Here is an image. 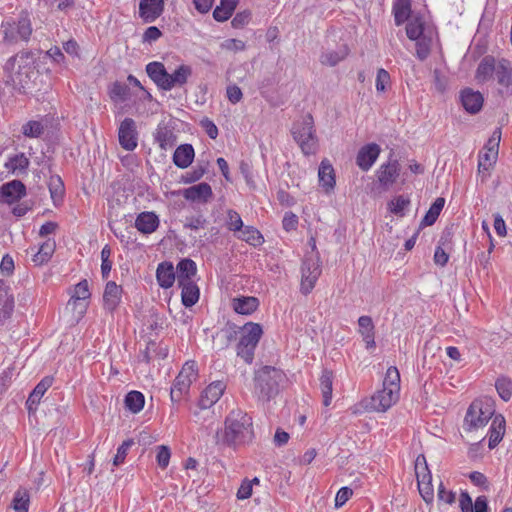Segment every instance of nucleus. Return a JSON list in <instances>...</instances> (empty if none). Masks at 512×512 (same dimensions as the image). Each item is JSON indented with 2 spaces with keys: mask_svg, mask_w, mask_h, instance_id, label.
I'll return each mask as SVG.
<instances>
[{
  "mask_svg": "<svg viewBox=\"0 0 512 512\" xmlns=\"http://www.w3.org/2000/svg\"><path fill=\"white\" fill-rule=\"evenodd\" d=\"M319 182L323 187L333 189L335 186V175L332 165L327 160H323L318 171Z\"/></svg>",
  "mask_w": 512,
  "mask_h": 512,
  "instance_id": "37",
  "label": "nucleus"
},
{
  "mask_svg": "<svg viewBox=\"0 0 512 512\" xmlns=\"http://www.w3.org/2000/svg\"><path fill=\"white\" fill-rule=\"evenodd\" d=\"M237 237L251 245H259L262 243V235L253 226H243L242 230L237 232Z\"/></svg>",
  "mask_w": 512,
  "mask_h": 512,
  "instance_id": "44",
  "label": "nucleus"
},
{
  "mask_svg": "<svg viewBox=\"0 0 512 512\" xmlns=\"http://www.w3.org/2000/svg\"><path fill=\"white\" fill-rule=\"evenodd\" d=\"M212 188L208 183L202 182L183 191V197L192 202L206 203L212 198Z\"/></svg>",
  "mask_w": 512,
  "mask_h": 512,
  "instance_id": "19",
  "label": "nucleus"
},
{
  "mask_svg": "<svg viewBox=\"0 0 512 512\" xmlns=\"http://www.w3.org/2000/svg\"><path fill=\"white\" fill-rule=\"evenodd\" d=\"M192 382L189 379L177 375L170 391V397L173 402H178L188 393Z\"/></svg>",
  "mask_w": 512,
  "mask_h": 512,
  "instance_id": "40",
  "label": "nucleus"
},
{
  "mask_svg": "<svg viewBox=\"0 0 512 512\" xmlns=\"http://www.w3.org/2000/svg\"><path fill=\"white\" fill-rule=\"evenodd\" d=\"M445 204V199L442 197L437 198L434 203L429 208L428 212L424 216V218L421 221V226H431L433 225L438 216L440 215V212L442 211Z\"/></svg>",
  "mask_w": 512,
  "mask_h": 512,
  "instance_id": "42",
  "label": "nucleus"
},
{
  "mask_svg": "<svg viewBox=\"0 0 512 512\" xmlns=\"http://www.w3.org/2000/svg\"><path fill=\"white\" fill-rule=\"evenodd\" d=\"M393 14L397 26L406 22L411 15V0H396L393 5Z\"/></svg>",
  "mask_w": 512,
  "mask_h": 512,
  "instance_id": "36",
  "label": "nucleus"
},
{
  "mask_svg": "<svg viewBox=\"0 0 512 512\" xmlns=\"http://www.w3.org/2000/svg\"><path fill=\"white\" fill-rule=\"evenodd\" d=\"M119 143L127 151H133L137 147L136 123L132 118H125L119 127Z\"/></svg>",
  "mask_w": 512,
  "mask_h": 512,
  "instance_id": "12",
  "label": "nucleus"
},
{
  "mask_svg": "<svg viewBox=\"0 0 512 512\" xmlns=\"http://www.w3.org/2000/svg\"><path fill=\"white\" fill-rule=\"evenodd\" d=\"M25 195V186L19 180L4 184L0 190V201L11 204Z\"/></svg>",
  "mask_w": 512,
  "mask_h": 512,
  "instance_id": "20",
  "label": "nucleus"
},
{
  "mask_svg": "<svg viewBox=\"0 0 512 512\" xmlns=\"http://www.w3.org/2000/svg\"><path fill=\"white\" fill-rule=\"evenodd\" d=\"M170 456H171L170 450L167 446L161 445L158 447L156 459H157L158 465L161 468H166L168 466Z\"/></svg>",
  "mask_w": 512,
  "mask_h": 512,
  "instance_id": "62",
  "label": "nucleus"
},
{
  "mask_svg": "<svg viewBox=\"0 0 512 512\" xmlns=\"http://www.w3.org/2000/svg\"><path fill=\"white\" fill-rule=\"evenodd\" d=\"M254 437L252 418L240 409L232 410L225 419L223 431H217V443L238 446L250 442Z\"/></svg>",
  "mask_w": 512,
  "mask_h": 512,
  "instance_id": "2",
  "label": "nucleus"
},
{
  "mask_svg": "<svg viewBox=\"0 0 512 512\" xmlns=\"http://www.w3.org/2000/svg\"><path fill=\"white\" fill-rule=\"evenodd\" d=\"M359 333L366 344L367 349L375 348L374 324L370 316H361L358 319Z\"/></svg>",
  "mask_w": 512,
  "mask_h": 512,
  "instance_id": "28",
  "label": "nucleus"
},
{
  "mask_svg": "<svg viewBox=\"0 0 512 512\" xmlns=\"http://www.w3.org/2000/svg\"><path fill=\"white\" fill-rule=\"evenodd\" d=\"M243 221L238 212L229 210L227 212V227L229 230L237 234L239 230H242Z\"/></svg>",
  "mask_w": 512,
  "mask_h": 512,
  "instance_id": "54",
  "label": "nucleus"
},
{
  "mask_svg": "<svg viewBox=\"0 0 512 512\" xmlns=\"http://www.w3.org/2000/svg\"><path fill=\"white\" fill-rule=\"evenodd\" d=\"M320 389L323 397L324 406H329L332 401L333 390V373L329 370H324L320 377Z\"/></svg>",
  "mask_w": 512,
  "mask_h": 512,
  "instance_id": "39",
  "label": "nucleus"
},
{
  "mask_svg": "<svg viewBox=\"0 0 512 512\" xmlns=\"http://www.w3.org/2000/svg\"><path fill=\"white\" fill-rule=\"evenodd\" d=\"M134 444L132 439L125 440L117 449V453L113 459V465L122 464L127 456L129 448Z\"/></svg>",
  "mask_w": 512,
  "mask_h": 512,
  "instance_id": "55",
  "label": "nucleus"
},
{
  "mask_svg": "<svg viewBox=\"0 0 512 512\" xmlns=\"http://www.w3.org/2000/svg\"><path fill=\"white\" fill-rule=\"evenodd\" d=\"M489 448H494L502 440L505 433V419L502 415H496L489 430Z\"/></svg>",
  "mask_w": 512,
  "mask_h": 512,
  "instance_id": "33",
  "label": "nucleus"
},
{
  "mask_svg": "<svg viewBox=\"0 0 512 512\" xmlns=\"http://www.w3.org/2000/svg\"><path fill=\"white\" fill-rule=\"evenodd\" d=\"M251 20V12L249 10H244L238 12L234 18L232 19V26L236 29H241L245 27Z\"/></svg>",
  "mask_w": 512,
  "mask_h": 512,
  "instance_id": "56",
  "label": "nucleus"
},
{
  "mask_svg": "<svg viewBox=\"0 0 512 512\" xmlns=\"http://www.w3.org/2000/svg\"><path fill=\"white\" fill-rule=\"evenodd\" d=\"M286 375L280 369L264 366L255 373L253 394L261 403H267L276 397Z\"/></svg>",
  "mask_w": 512,
  "mask_h": 512,
  "instance_id": "4",
  "label": "nucleus"
},
{
  "mask_svg": "<svg viewBox=\"0 0 512 512\" xmlns=\"http://www.w3.org/2000/svg\"><path fill=\"white\" fill-rule=\"evenodd\" d=\"M4 39L8 42L27 41L32 33L28 16L21 15L18 22H6L2 25Z\"/></svg>",
  "mask_w": 512,
  "mask_h": 512,
  "instance_id": "9",
  "label": "nucleus"
},
{
  "mask_svg": "<svg viewBox=\"0 0 512 512\" xmlns=\"http://www.w3.org/2000/svg\"><path fill=\"white\" fill-rule=\"evenodd\" d=\"M53 383V378L50 376L44 377L33 389V391L30 393L27 401H26V407L29 411V413L35 412L37 409L38 404L40 403L41 398L45 394V392L48 390V388L51 387Z\"/></svg>",
  "mask_w": 512,
  "mask_h": 512,
  "instance_id": "22",
  "label": "nucleus"
},
{
  "mask_svg": "<svg viewBox=\"0 0 512 512\" xmlns=\"http://www.w3.org/2000/svg\"><path fill=\"white\" fill-rule=\"evenodd\" d=\"M56 248V242L53 238H48L46 241H44L37 252L33 254L32 261L36 266H41L45 263H47Z\"/></svg>",
  "mask_w": 512,
  "mask_h": 512,
  "instance_id": "31",
  "label": "nucleus"
},
{
  "mask_svg": "<svg viewBox=\"0 0 512 512\" xmlns=\"http://www.w3.org/2000/svg\"><path fill=\"white\" fill-rule=\"evenodd\" d=\"M496 390L499 396L504 401H509L512 397V381L508 378L502 377L497 379L495 383Z\"/></svg>",
  "mask_w": 512,
  "mask_h": 512,
  "instance_id": "49",
  "label": "nucleus"
},
{
  "mask_svg": "<svg viewBox=\"0 0 512 512\" xmlns=\"http://www.w3.org/2000/svg\"><path fill=\"white\" fill-rule=\"evenodd\" d=\"M348 55V48L343 46L338 51H326L321 55L320 61L324 65L335 66Z\"/></svg>",
  "mask_w": 512,
  "mask_h": 512,
  "instance_id": "45",
  "label": "nucleus"
},
{
  "mask_svg": "<svg viewBox=\"0 0 512 512\" xmlns=\"http://www.w3.org/2000/svg\"><path fill=\"white\" fill-rule=\"evenodd\" d=\"M263 330L260 324L248 322L240 330L237 344V355L246 363H252L255 349L262 337Z\"/></svg>",
  "mask_w": 512,
  "mask_h": 512,
  "instance_id": "6",
  "label": "nucleus"
},
{
  "mask_svg": "<svg viewBox=\"0 0 512 512\" xmlns=\"http://www.w3.org/2000/svg\"><path fill=\"white\" fill-rule=\"evenodd\" d=\"M33 57L29 52H20L11 57L4 66L5 83L21 91L25 90L34 71Z\"/></svg>",
  "mask_w": 512,
  "mask_h": 512,
  "instance_id": "3",
  "label": "nucleus"
},
{
  "mask_svg": "<svg viewBox=\"0 0 512 512\" xmlns=\"http://www.w3.org/2000/svg\"><path fill=\"white\" fill-rule=\"evenodd\" d=\"M181 377H184L186 379H189L191 382H193L197 377V365L194 361H187L181 371L179 372Z\"/></svg>",
  "mask_w": 512,
  "mask_h": 512,
  "instance_id": "59",
  "label": "nucleus"
},
{
  "mask_svg": "<svg viewBox=\"0 0 512 512\" xmlns=\"http://www.w3.org/2000/svg\"><path fill=\"white\" fill-rule=\"evenodd\" d=\"M483 101V96L478 91L466 88L461 92L462 105L464 109L471 114H476L481 110Z\"/></svg>",
  "mask_w": 512,
  "mask_h": 512,
  "instance_id": "23",
  "label": "nucleus"
},
{
  "mask_svg": "<svg viewBox=\"0 0 512 512\" xmlns=\"http://www.w3.org/2000/svg\"><path fill=\"white\" fill-rule=\"evenodd\" d=\"M399 399V394L393 390L383 387L374 393L369 399L365 400V408L375 412H386Z\"/></svg>",
  "mask_w": 512,
  "mask_h": 512,
  "instance_id": "10",
  "label": "nucleus"
},
{
  "mask_svg": "<svg viewBox=\"0 0 512 512\" xmlns=\"http://www.w3.org/2000/svg\"><path fill=\"white\" fill-rule=\"evenodd\" d=\"M321 263L317 255L306 256L301 267V292L309 294L321 275Z\"/></svg>",
  "mask_w": 512,
  "mask_h": 512,
  "instance_id": "8",
  "label": "nucleus"
},
{
  "mask_svg": "<svg viewBox=\"0 0 512 512\" xmlns=\"http://www.w3.org/2000/svg\"><path fill=\"white\" fill-rule=\"evenodd\" d=\"M417 482H418L419 493L421 494L423 500L426 503L432 502L434 494H433V487H432L431 481H429L427 479H420V480H417Z\"/></svg>",
  "mask_w": 512,
  "mask_h": 512,
  "instance_id": "53",
  "label": "nucleus"
},
{
  "mask_svg": "<svg viewBox=\"0 0 512 512\" xmlns=\"http://www.w3.org/2000/svg\"><path fill=\"white\" fill-rule=\"evenodd\" d=\"M144 395L139 391H130L125 397V406L132 413L140 412L144 407Z\"/></svg>",
  "mask_w": 512,
  "mask_h": 512,
  "instance_id": "43",
  "label": "nucleus"
},
{
  "mask_svg": "<svg viewBox=\"0 0 512 512\" xmlns=\"http://www.w3.org/2000/svg\"><path fill=\"white\" fill-rule=\"evenodd\" d=\"M158 226V216L153 212H142L135 220V227L143 234H151Z\"/></svg>",
  "mask_w": 512,
  "mask_h": 512,
  "instance_id": "26",
  "label": "nucleus"
},
{
  "mask_svg": "<svg viewBox=\"0 0 512 512\" xmlns=\"http://www.w3.org/2000/svg\"><path fill=\"white\" fill-rule=\"evenodd\" d=\"M192 75V68L189 65L182 64L177 67L173 73H168L165 91H170L174 87H182L188 82Z\"/></svg>",
  "mask_w": 512,
  "mask_h": 512,
  "instance_id": "25",
  "label": "nucleus"
},
{
  "mask_svg": "<svg viewBox=\"0 0 512 512\" xmlns=\"http://www.w3.org/2000/svg\"><path fill=\"white\" fill-rule=\"evenodd\" d=\"M233 12L232 9H228L220 4L213 11V18L218 22H224L232 16Z\"/></svg>",
  "mask_w": 512,
  "mask_h": 512,
  "instance_id": "64",
  "label": "nucleus"
},
{
  "mask_svg": "<svg viewBox=\"0 0 512 512\" xmlns=\"http://www.w3.org/2000/svg\"><path fill=\"white\" fill-rule=\"evenodd\" d=\"M156 140L163 150L171 149L177 142V137L172 129L168 127H159L156 133Z\"/></svg>",
  "mask_w": 512,
  "mask_h": 512,
  "instance_id": "41",
  "label": "nucleus"
},
{
  "mask_svg": "<svg viewBox=\"0 0 512 512\" xmlns=\"http://www.w3.org/2000/svg\"><path fill=\"white\" fill-rule=\"evenodd\" d=\"M226 389V385L222 381L212 382L210 385L206 387V389L202 392L199 407L201 409H208L212 407L223 395Z\"/></svg>",
  "mask_w": 512,
  "mask_h": 512,
  "instance_id": "16",
  "label": "nucleus"
},
{
  "mask_svg": "<svg viewBox=\"0 0 512 512\" xmlns=\"http://www.w3.org/2000/svg\"><path fill=\"white\" fill-rule=\"evenodd\" d=\"M259 300L253 296H241L232 300L234 311L241 315H250L257 310Z\"/></svg>",
  "mask_w": 512,
  "mask_h": 512,
  "instance_id": "27",
  "label": "nucleus"
},
{
  "mask_svg": "<svg viewBox=\"0 0 512 512\" xmlns=\"http://www.w3.org/2000/svg\"><path fill=\"white\" fill-rule=\"evenodd\" d=\"M424 30V21L419 16H414L406 26V34L410 40H419Z\"/></svg>",
  "mask_w": 512,
  "mask_h": 512,
  "instance_id": "47",
  "label": "nucleus"
},
{
  "mask_svg": "<svg viewBox=\"0 0 512 512\" xmlns=\"http://www.w3.org/2000/svg\"><path fill=\"white\" fill-rule=\"evenodd\" d=\"M416 41H417V43H416L417 56L420 60H424L427 58V56L429 55V52H430V40L425 37H421V38H419V40H416Z\"/></svg>",
  "mask_w": 512,
  "mask_h": 512,
  "instance_id": "60",
  "label": "nucleus"
},
{
  "mask_svg": "<svg viewBox=\"0 0 512 512\" xmlns=\"http://www.w3.org/2000/svg\"><path fill=\"white\" fill-rule=\"evenodd\" d=\"M381 148L376 143H369L360 148L356 156V164L363 171H368L376 162Z\"/></svg>",
  "mask_w": 512,
  "mask_h": 512,
  "instance_id": "14",
  "label": "nucleus"
},
{
  "mask_svg": "<svg viewBox=\"0 0 512 512\" xmlns=\"http://www.w3.org/2000/svg\"><path fill=\"white\" fill-rule=\"evenodd\" d=\"M206 223L207 220L202 215L192 216L186 218L184 227L192 230H198L204 228Z\"/></svg>",
  "mask_w": 512,
  "mask_h": 512,
  "instance_id": "61",
  "label": "nucleus"
},
{
  "mask_svg": "<svg viewBox=\"0 0 512 512\" xmlns=\"http://www.w3.org/2000/svg\"><path fill=\"white\" fill-rule=\"evenodd\" d=\"M44 131V127L39 121H29L22 126V133L26 137H39Z\"/></svg>",
  "mask_w": 512,
  "mask_h": 512,
  "instance_id": "52",
  "label": "nucleus"
},
{
  "mask_svg": "<svg viewBox=\"0 0 512 512\" xmlns=\"http://www.w3.org/2000/svg\"><path fill=\"white\" fill-rule=\"evenodd\" d=\"M29 164L28 159L25 157L23 153L19 155H15L11 157L8 162H6L5 166L9 172H15L17 170H23L27 168Z\"/></svg>",
  "mask_w": 512,
  "mask_h": 512,
  "instance_id": "51",
  "label": "nucleus"
},
{
  "mask_svg": "<svg viewBox=\"0 0 512 512\" xmlns=\"http://www.w3.org/2000/svg\"><path fill=\"white\" fill-rule=\"evenodd\" d=\"M415 474L417 480L427 479L429 481H432V476L428 469L426 458L422 454L418 455L415 460Z\"/></svg>",
  "mask_w": 512,
  "mask_h": 512,
  "instance_id": "48",
  "label": "nucleus"
},
{
  "mask_svg": "<svg viewBox=\"0 0 512 512\" xmlns=\"http://www.w3.org/2000/svg\"><path fill=\"white\" fill-rule=\"evenodd\" d=\"M14 310V297L10 288L0 280V325L8 320Z\"/></svg>",
  "mask_w": 512,
  "mask_h": 512,
  "instance_id": "17",
  "label": "nucleus"
},
{
  "mask_svg": "<svg viewBox=\"0 0 512 512\" xmlns=\"http://www.w3.org/2000/svg\"><path fill=\"white\" fill-rule=\"evenodd\" d=\"M156 278L158 281V284L162 288H170L173 283L175 282V279L177 278L176 272L174 271V267L172 263L169 262H162L158 265L156 270Z\"/></svg>",
  "mask_w": 512,
  "mask_h": 512,
  "instance_id": "29",
  "label": "nucleus"
},
{
  "mask_svg": "<svg viewBox=\"0 0 512 512\" xmlns=\"http://www.w3.org/2000/svg\"><path fill=\"white\" fill-rule=\"evenodd\" d=\"M91 293L87 280L80 281L74 288V293L68 302V306H73V309L79 308V314L82 315L87 307V303L80 302L86 301L90 298Z\"/></svg>",
  "mask_w": 512,
  "mask_h": 512,
  "instance_id": "18",
  "label": "nucleus"
},
{
  "mask_svg": "<svg viewBox=\"0 0 512 512\" xmlns=\"http://www.w3.org/2000/svg\"><path fill=\"white\" fill-rule=\"evenodd\" d=\"M29 494L27 491L18 490L13 499V508L16 512H28Z\"/></svg>",
  "mask_w": 512,
  "mask_h": 512,
  "instance_id": "50",
  "label": "nucleus"
},
{
  "mask_svg": "<svg viewBox=\"0 0 512 512\" xmlns=\"http://www.w3.org/2000/svg\"><path fill=\"white\" fill-rule=\"evenodd\" d=\"M194 155V148L191 144H182L176 148L173 162L178 168L185 169L193 162Z\"/></svg>",
  "mask_w": 512,
  "mask_h": 512,
  "instance_id": "30",
  "label": "nucleus"
},
{
  "mask_svg": "<svg viewBox=\"0 0 512 512\" xmlns=\"http://www.w3.org/2000/svg\"><path fill=\"white\" fill-rule=\"evenodd\" d=\"M182 288L181 297L182 303L185 307H191L197 303L199 299V288L193 282L178 283Z\"/></svg>",
  "mask_w": 512,
  "mask_h": 512,
  "instance_id": "35",
  "label": "nucleus"
},
{
  "mask_svg": "<svg viewBox=\"0 0 512 512\" xmlns=\"http://www.w3.org/2000/svg\"><path fill=\"white\" fill-rule=\"evenodd\" d=\"M389 84H390L389 73L383 68L378 69L377 76H376V90L378 92H384L386 90V87Z\"/></svg>",
  "mask_w": 512,
  "mask_h": 512,
  "instance_id": "57",
  "label": "nucleus"
},
{
  "mask_svg": "<svg viewBox=\"0 0 512 512\" xmlns=\"http://www.w3.org/2000/svg\"><path fill=\"white\" fill-rule=\"evenodd\" d=\"M479 83L496 80L498 91L502 95L512 93V62L505 59H495L493 56L482 58L475 73Z\"/></svg>",
  "mask_w": 512,
  "mask_h": 512,
  "instance_id": "1",
  "label": "nucleus"
},
{
  "mask_svg": "<svg viewBox=\"0 0 512 512\" xmlns=\"http://www.w3.org/2000/svg\"><path fill=\"white\" fill-rule=\"evenodd\" d=\"M353 495V491L349 487H342L336 494L335 507L339 508L343 506Z\"/></svg>",
  "mask_w": 512,
  "mask_h": 512,
  "instance_id": "63",
  "label": "nucleus"
},
{
  "mask_svg": "<svg viewBox=\"0 0 512 512\" xmlns=\"http://www.w3.org/2000/svg\"><path fill=\"white\" fill-rule=\"evenodd\" d=\"M501 139V130L496 129L489 138L485 153L479 156L478 168L488 170L496 161L498 156V148Z\"/></svg>",
  "mask_w": 512,
  "mask_h": 512,
  "instance_id": "11",
  "label": "nucleus"
},
{
  "mask_svg": "<svg viewBox=\"0 0 512 512\" xmlns=\"http://www.w3.org/2000/svg\"><path fill=\"white\" fill-rule=\"evenodd\" d=\"M293 139L299 145L305 155H313L318 150V138L314 127V120L311 114L305 115L301 120L295 122L291 129Z\"/></svg>",
  "mask_w": 512,
  "mask_h": 512,
  "instance_id": "5",
  "label": "nucleus"
},
{
  "mask_svg": "<svg viewBox=\"0 0 512 512\" xmlns=\"http://www.w3.org/2000/svg\"><path fill=\"white\" fill-rule=\"evenodd\" d=\"M122 296V288L117 285L114 281H109L103 293V305L104 308L113 312L119 305Z\"/></svg>",
  "mask_w": 512,
  "mask_h": 512,
  "instance_id": "21",
  "label": "nucleus"
},
{
  "mask_svg": "<svg viewBox=\"0 0 512 512\" xmlns=\"http://www.w3.org/2000/svg\"><path fill=\"white\" fill-rule=\"evenodd\" d=\"M47 185L53 204L55 206L61 205L65 194V187L61 177L59 175H50Z\"/></svg>",
  "mask_w": 512,
  "mask_h": 512,
  "instance_id": "32",
  "label": "nucleus"
},
{
  "mask_svg": "<svg viewBox=\"0 0 512 512\" xmlns=\"http://www.w3.org/2000/svg\"><path fill=\"white\" fill-rule=\"evenodd\" d=\"M235 335L236 332L232 328H222L213 336V347L216 350H224L235 339Z\"/></svg>",
  "mask_w": 512,
  "mask_h": 512,
  "instance_id": "38",
  "label": "nucleus"
},
{
  "mask_svg": "<svg viewBox=\"0 0 512 512\" xmlns=\"http://www.w3.org/2000/svg\"><path fill=\"white\" fill-rule=\"evenodd\" d=\"M383 387L400 394V373L396 367L391 366L387 369L383 381Z\"/></svg>",
  "mask_w": 512,
  "mask_h": 512,
  "instance_id": "46",
  "label": "nucleus"
},
{
  "mask_svg": "<svg viewBox=\"0 0 512 512\" xmlns=\"http://www.w3.org/2000/svg\"><path fill=\"white\" fill-rule=\"evenodd\" d=\"M494 413L493 406L489 399L474 401L465 416V425L468 430L478 429L487 424Z\"/></svg>",
  "mask_w": 512,
  "mask_h": 512,
  "instance_id": "7",
  "label": "nucleus"
},
{
  "mask_svg": "<svg viewBox=\"0 0 512 512\" xmlns=\"http://www.w3.org/2000/svg\"><path fill=\"white\" fill-rule=\"evenodd\" d=\"M409 203L410 201L404 196H398L390 202V210L396 215H401Z\"/></svg>",
  "mask_w": 512,
  "mask_h": 512,
  "instance_id": "58",
  "label": "nucleus"
},
{
  "mask_svg": "<svg viewBox=\"0 0 512 512\" xmlns=\"http://www.w3.org/2000/svg\"><path fill=\"white\" fill-rule=\"evenodd\" d=\"M164 11V0H140L139 16L145 23H152Z\"/></svg>",
  "mask_w": 512,
  "mask_h": 512,
  "instance_id": "15",
  "label": "nucleus"
},
{
  "mask_svg": "<svg viewBox=\"0 0 512 512\" xmlns=\"http://www.w3.org/2000/svg\"><path fill=\"white\" fill-rule=\"evenodd\" d=\"M196 270V263L193 260L182 259L176 267L178 283L191 282Z\"/></svg>",
  "mask_w": 512,
  "mask_h": 512,
  "instance_id": "34",
  "label": "nucleus"
},
{
  "mask_svg": "<svg viewBox=\"0 0 512 512\" xmlns=\"http://www.w3.org/2000/svg\"><path fill=\"white\" fill-rule=\"evenodd\" d=\"M146 73L159 89L165 90L166 82L168 81V71L163 63L158 61L148 63L146 65Z\"/></svg>",
  "mask_w": 512,
  "mask_h": 512,
  "instance_id": "24",
  "label": "nucleus"
},
{
  "mask_svg": "<svg viewBox=\"0 0 512 512\" xmlns=\"http://www.w3.org/2000/svg\"><path fill=\"white\" fill-rule=\"evenodd\" d=\"M400 165L397 160H389L382 164L376 172L377 180L384 190H388L397 180Z\"/></svg>",
  "mask_w": 512,
  "mask_h": 512,
  "instance_id": "13",
  "label": "nucleus"
}]
</instances>
